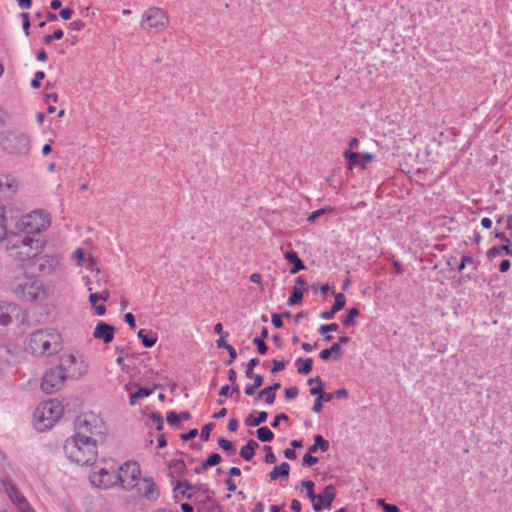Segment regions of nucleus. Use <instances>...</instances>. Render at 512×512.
<instances>
[{
  "label": "nucleus",
  "mask_w": 512,
  "mask_h": 512,
  "mask_svg": "<svg viewBox=\"0 0 512 512\" xmlns=\"http://www.w3.org/2000/svg\"><path fill=\"white\" fill-rule=\"evenodd\" d=\"M62 348L61 335L55 329L37 330L27 339L25 350L35 356L53 355Z\"/></svg>",
  "instance_id": "3"
},
{
  "label": "nucleus",
  "mask_w": 512,
  "mask_h": 512,
  "mask_svg": "<svg viewBox=\"0 0 512 512\" xmlns=\"http://www.w3.org/2000/svg\"><path fill=\"white\" fill-rule=\"evenodd\" d=\"M93 336L97 339H102L104 343H110L114 338V327L100 321L94 329Z\"/></svg>",
  "instance_id": "19"
},
{
  "label": "nucleus",
  "mask_w": 512,
  "mask_h": 512,
  "mask_svg": "<svg viewBox=\"0 0 512 512\" xmlns=\"http://www.w3.org/2000/svg\"><path fill=\"white\" fill-rule=\"evenodd\" d=\"M272 364H273V366H272V369H271V373H273V374L278 373V372L284 370V368H285L284 361L273 360Z\"/></svg>",
  "instance_id": "52"
},
{
  "label": "nucleus",
  "mask_w": 512,
  "mask_h": 512,
  "mask_svg": "<svg viewBox=\"0 0 512 512\" xmlns=\"http://www.w3.org/2000/svg\"><path fill=\"white\" fill-rule=\"evenodd\" d=\"M151 392L148 388H138L136 392H130V405H133L138 399L149 396Z\"/></svg>",
  "instance_id": "35"
},
{
  "label": "nucleus",
  "mask_w": 512,
  "mask_h": 512,
  "mask_svg": "<svg viewBox=\"0 0 512 512\" xmlns=\"http://www.w3.org/2000/svg\"><path fill=\"white\" fill-rule=\"evenodd\" d=\"M130 473H131V478L133 480L137 479L140 476V474H141L140 465L137 462L130 461Z\"/></svg>",
  "instance_id": "44"
},
{
  "label": "nucleus",
  "mask_w": 512,
  "mask_h": 512,
  "mask_svg": "<svg viewBox=\"0 0 512 512\" xmlns=\"http://www.w3.org/2000/svg\"><path fill=\"white\" fill-rule=\"evenodd\" d=\"M338 327L339 326L336 323L325 324V325L320 326L319 332L324 334V333H327V332L336 331L338 329Z\"/></svg>",
  "instance_id": "53"
},
{
  "label": "nucleus",
  "mask_w": 512,
  "mask_h": 512,
  "mask_svg": "<svg viewBox=\"0 0 512 512\" xmlns=\"http://www.w3.org/2000/svg\"><path fill=\"white\" fill-rule=\"evenodd\" d=\"M252 342L257 345V349L260 354H265L267 352L268 347L262 338L256 337Z\"/></svg>",
  "instance_id": "47"
},
{
  "label": "nucleus",
  "mask_w": 512,
  "mask_h": 512,
  "mask_svg": "<svg viewBox=\"0 0 512 512\" xmlns=\"http://www.w3.org/2000/svg\"><path fill=\"white\" fill-rule=\"evenodd\" d=\"M333 294L335 297L334 305L332 307H330L329 311H323L320 314V317L322 319H332L334 317L335 313H337L338 311L343 309V307L345 306V303H346L345 295L343 293H335V292H333Z\"/></svg>",
  "instance_id": "20"
},
{
  "label": "nucleus",
  "mask_w": 512,
  "mask_h": 512,
  "mask_svg": "<svg viewBox=\"0 0 512 512\" xmlns=\"http://www.w3.org/2000/svg\"><path fill=\"white\" fill-rule=\"evenodd\" d=\"M268 414L265 411H253L245 419V425L250 427H256L264 423L267 420Z\"/></svg>",
  "instance_id": "23"
},
{
  "label": "nucleus",
  "mask_w": 512,
  "mask_h": 512,
  "mask_svg": "<svg viewBox=\"0 0 512 512\" xmlns=\"http://www.w3.org/2000/svg\"><path fill=\"white\" fill-rule=\"evenodd\" d=\"M272 318V324L275 328L279 329L283 326V321L281 319V316L277 313H273L271 315Z\"/></svg>",
  "instance_id": "57"
},
{
  "label": "nucleus",
  "mask_w": 512,
  "mask_h": 512,
  "mask_svg": "<svg viewBox=\"0 0 512 512\" xmlns=\"http://www.w3.org/2000/svg\"><path fill=\"white\" fill-rule=\"evenodd\" d=\"M288 420H289V417L286 414H284V413L278 414L274 418V421L271 423V426L273 428H277L279 426V424L281 423V421L287 422Z\"/></svg>",
  "instance_id": "54"
},
{
  "label": "nucleus",
  "mask_w": 512,
  "mask_h": 512,
  "mask_svg": "<svg viewBox=\"0 0 512 512\" xmlns=\"http://www.w3.org/2000/svg\"><path fill=\"white\" fill-rule=\"evenodd\" d=\"M195 486L189 482H179L177 486L174 489L175 492V498H178L180 495L182 498L191 499L192 495L187 494L186 491L182 490H193Z\"/></svg>",
  "instance_id": "28"
},
{
  "label": "nucleus",
  "mask_w": 512,
  "mask_h": 512,
  "mask_svg": "<svg viewBox=\"0 0 512 512\" xmlns=\"http://www.w3.org/2000/svg\"><path fill=\"white\" fill-rule=\"evenodd\" d=\"M264 450L267 452L265 456V462L268 464H274L277 459L275 454L272 452V449L270 446H265Z\"/></svg>",
  "instance_id": "48"
},
{
  "label": "nucleus",
  "mask_w": 512,
  "mask_h": 512,
  "mask_svg": "<svg viewBox=\"0 0 512 512\" xmlns=\"http://www.w3.org/2000/svg\"><path fill=\"white\" fill-rule=\"evenodd\" d=\"M21 308L11 302H0V326L7 327L14 321H22Z\"/></svg>",
  "instance_id": "14"
},
{
  "label": "nucleus",
  "mask_w": 512,
  "mask_h": 512,
  "mask_svg": "<svg viewBox=\"0 0 512 512\" xmlns=\"http://www.w3.org/2000/svg\"><path fill=\"white\" fill-rule=\"evenodd\" d=\"M227 336H228V333H227V332H225V333H224V334H222V335L220 336V338L216 341L217 346H218L219 348H224V349H226V350H227V347H228V346H231V345H230V344H228V343L226 342V340H225V338H226Z\"/></svg>",
  "instance_id": "59"
},
{
  "label": "nucleus",
  "mask_w": 512,
  "mask_h": 512,
  "mask_svg": "<svg viewBox=\"0 0 512 512\" xmlns=\"http://www.w3.org/2000/svg\"><path fill=\"white\" fill-rule=\"evenodd\" d=\"M151 420L156 424V429L161 431L164 426V421L162 416L157 412H152L150 415Z\"/></svg>",
  "instance_id": "43"
},
{
  "label": "nucleus",
  "mask_w": 512,
  "mask_h": 512,
  "mask_svg": "<svg viewBox=\"0 0 512 512\" xmlns=\"http://www.w3.org/2000/svg\"><path fill=\"white\" fill-rule=\"evenodd\" d=\"M472 263H473V257H471L469 255L463 256L461 263L458 267V271L461 272L465 268L466 265L472 264Z\"/></svg>",
  "instance_id": "58"
},
{
  "label": "nucleus",
  "mask_w": 512,
  "mask_h": 512,
  "mask_svg": "<svg viewBox=\"0 0 512 512\" xmlns=\"http://www.w3.org/2000/svg\"><path fill=\"white\" fill-rule=\"evenodd\" d=\"M170 24V19L166 10L160 7H149L141 15L139 25L142 30L160 34L164 32Z\"/></svg>",
  "instance_id": "8"
},
{
  "label": "nucleus",
  "mask_w": 512,
  "mask_h": 512,
  "mask_svg": "<svg viewBox=\"0 0 512 512\" xmlns=\"http://www.w3.org/2000/svg\"><path fill=\"white\" fill-rule=\"evenodd\" d=\"M108 298V293L103 291V292H95V293H91L89 295V302L91 304V306H95V304H97L98 301H106V299Z\"/></svg>",
  "instance_id": "40"
},
{
  "label": "nucleus",
  "mask_w": 512,
  "mask_h": 512,
  "mask_svg": "<svg viewBox=\"0 0 512 512\" xmlns=\"http://www.w3.org/2000/svg\"><path fill=\"white\" fill-rule=\"evenodd\" d=\"M298 393H299V390H298V388L296 386L290 387V388H286L285 391H284L286 400L294 399L295 397H297Z\"/></svg>",
  "instance_id": "49"
},
{
  "label": "nucleus",
  "mask_w": 512,
  "mask_h": 512,
  "mask_svg": "<svg viewBox=\"0 0 512 512\" xmlns=\"http://www.w3.org/2000/svg\"><path fill=\"white\" fill-rule=\"evenodd\" d=\"M101 441L94 440V437H81L73 435L66 439L63 450L71 462L81 466H88L95 463L98 456V444Z\"/></svg>",
  "instance_id": "2"
},
{
  "label": "nucleus",
  "mask_w": 512,
  "mask_h": 512,
  "mask_svg": "<svg viewBox=\"0 0 512 512\" xmlns=\"http://www.w3.org/2000/svg\"><path fill=\"white\" fill-rule=\"evenodd\" d=\"M166 419L170 425L178 426L180 424L179 415L177 413H175L174 411L168 412Z\"/></svg>",
  "instance_id": "46"
},
{
  "label": "nucleus",
  "mask_w": 512,
  "mask_h": 512,
  "mask_svg": "<svg viewBox=\"0 0 512 512\" xmlns=\"http://www.w3.org/2000/svg\"><path fill=\"white\" fill-rule=\"evenodd\" d=\"M290 465L287 462H283L279 466H275L273 470L270 472L269 477L270 480L275 481L279 477L287 478L289 476Z\"/></svg>",
  "instance_id": "26"
},
{
  "label": "nucleus",
  "mask_w": 512,
  "mask_h": 512,
  "mask_svg": "<svg viewBox=\"0 0 512 512\" xmlns=\"http://www.w3.org/2000/svg\"><path fill=\"white\" fill-rule=\"evenodd\" d=\"M56 367L64 372L66 379H77L86 371L84 362L72 354L62 355Z\"/></svg>",
  "instance_id": "10"
},
{
  "label": "nucleus",
  "mask_w": 512,
  "mask_h": 512,
  "mask_svg": "<svg viewBox=\"0 0 512 512\" xmlns=\"http://www.w3.org/2000/svg\"><path fill=\"white\" fill-rule=\"evenodd\" d=\"M284 258L293 265V268L290 270L291 274H296L298 271L305 269L303 261L295 251H287L284 254Z\"/></svg>",
  "instance_id": "21"
},
{
  "label": "nucleus",
  "mask_w": 512,
  "mask_h": 512,
  "mask_svg": "<svg viewBox=\"0 0 512 512\" xmlns=\"http://www.w3.org/2000/svg\"><path fill=\"white\" fill-rule=\"evenodd\" d=\"M259 363V360L257 358H252L249 360V362L247 363V366H246V370H245V375L247 378H252L253 377V370H254V367L256 365H258Z\"/></svg>",
  "instance_id": "42"
},
{
  "label": "nucleus",
  "mask_w": 512,
  "mask_h": 512,
  "mask_svg": "<svg viewBox=\"0 0 512 512\" xmlns=\"http://www.w3.org/2000/svg\"><path fill=\"white\" fill-rule=\"evenodd\" d=\"M107 434V427L102 418L94 412H85L75 420V435L81 437H94V440L103 442Z\"/></svg>",
  "instance_id": "5"
},
{
  "label": "nucleus",
  "mask_w": 512,
  "mask_h": 512,
  "mask_svg": "<svg viewBox=\"0 0 512 512\" xmlns=\"http://www.w3.org/2000/svg\"><path fill=\"white\" fill-rule=\"evenodd\" d=\"M303 298V290L294 286L291 291V296L288 299V305L292 306L298 304L302 301Z\"/></svg>",
  "instance_id": "34"
},
{
  "label": "nucleus",
  "mask_w": 512,
  "mask_h": 512,
  "mask_svg": "<svg viewBox=\"0 0 512 512\" xmlns=\"http://www.w3.org/2000/svg\"><path fill=\"white\" fill-rule=\"evenodd\" d=\"M21 17H22L23 30H24L26 36H28L29 35V27H30L29 14L26 12H23V13H21Z\"/></svg>",
  "instance_id": "50"
},
{
  "label": "nucleus",
  "mask_w": 512,
  "mask_h": 512,
  "mask_svg": "<svg viewBox=\"0 0 512 512\" xmlns=\"http://www.w3.org/2000/svg\"><path fill=\"white\" fill-rule=\"evenodd\" d=\"M344 158L348 161V169H353L355 166L360 165L359 154L351 151L350 149L344 152Z\"/></svg>",
  "instance_id": "31"
},
{
  "label": "nucleus",
  "mask_w": 512,
  "mask_h": 512,
  "mask_svg": "<svg viewBox=\"0 0 512 512\" xmlns=\"http://www.w3.org/2000/svg\"><path fill=\"white\" fill-rule=\"evenodd\" d=\"M336 496V489L333 485H327L323 491L316 495L312 501V508L318 512L322 509H330Z\"/></svg>",
  "instance_id": "16"
},
{
  "label": "nucleus",
  "mask_w": 512,
  "mask_h": 512,
  "mask_svg": "<svg viewBox=\"0 0 512 512\" xmlns=\"http://www.w3.org/2000/svg\"><path fill=\"white\" fill-rule=\"evenodd\" d=\"M318 449L323 452H326L329 449V442L321 435H316L314 437V444L309 447L308 451L309 453H316Z\"/></svg>",
  "instance_id": "27"
},
{
  "label": "nucleus",
  "mask_w": 512,
  "mask_h": 512,
  "mask_svg": "<svg viewBox=\"0 0 512 512\" xmlns=\"http://www.w3.org/2000/svg\"><path fill=\"white\" fill-rule=\"evenodd\" d=\"M312 453H306L303 457V464L307 466H313L318 462V458L311 455Z\"/></svg>",
  "instance_id": "51"
},
{
  "label": "nucleus",
  "mask_w": 512,
  "mask_h": 512,
  "mask_svg": "<svg viewBox=\"0 0 512 512\" xmlns=\"http://www.w3.org/2000/svg\"><path fill=\"white\" fill-rule=\"evenodd\" d=\"M134 487L138 493L149 501H156L159 498V489L151 477H144L135 483Z\"/></svg>",
  "instance_id": "15"
},
{
  "label": "nucleus",
  "mask_w": 512,
  "mask_h": 512,
  "mask_svg": "<svg viewBox=\"0 0 512 512\" xmlns=\"http://www.w3.org/2000/svg\"><path fill=\"white\" fill-rule=\"evenodd\" d=\"M251 379H253V384L252 385L254 387H256V388L261 387L263 382H264V378L260 374H253V377Z\"/></svg>",
  "instance_id": "61"
},
{
  "label": "nucleus",
  "mask_w": 512,
  "mask_h": 512,
  "mask_svg": "<svg viewBox=\"0 0 512 512\" xmlns=\"http://www.w3.org/2000/svg\"><path fill=\"white\" fill-rule=\"evenodd\" d=\"M259 447V444L257 441L253 440V439H250L247 441V443L242 446V448L240 449V456L246 460V461H250L253 456H254V452L255 450Z\"/></svg>",
  "instance_id": "24"
},
{
  "label": "nucleus",
  "mask_w": 512,
  "mask_h": 512,
  "mask_svg": "<svg viewBox=\"0 0 512 512\" xmlns=\"http://www.w3.org/2000/svg\"><path fill=\"white\" fill-rule=\"evenodd\" d=\"M257 438L261 442H269L274 438L273 432L266 426L260 427L257 430Z\"/></svg>",
  "instance_id": "33"
},
{
  "label": "nucleus",
  "mask_w": 512,
  "mask_h": 512,
  "mask_svg": "<svg viewBox=\"0 0 512 512\" xmlns=\"http://www.w3.org/2000/svg\"><path fill=\"white\" fill-rule=\"evenodd\" d=\"M502 253L512 256V248L507 244L501 245L499 247H492L488 250L487 256L488 258H494L498 255H501Z\"/></svg>",
  "instance_id": "30"
},
{
  "label": "nucleus",
  "mask_w": 512,
  "mask_h": 512,
  "mask_svg": "<svg viewBox=\"0 0 512 512\" xmlns=\"http://www.w3.org/2000/svg\"><path fill=\"white\" fill-rule=\"evenodd\" d=\"M45 78V73L43 71H37L34 75V78L31 81V87L34 89H38L41 87V80Z\"/></svg>",
  "instance_id": "41"
},
{
  "label": "nucleus",
  "mask_w": 512,
  "mask_h": 512,
  "mask_svg": "<svg viewBox=\"0 0 512 512\" xmlns=\"http://www.w3.org/2000/svg\"><path fill=\"white\" fill-rule=\"evenodd\" d=\"M16 187V181L13 177L9 175L0 176V194L4 192H15Z\"/></svg>",
  "instance_id": "25"
},
{
  "label": "nucleus",
  "mask_w": 512,
  "mask_h": 512,
  "mask_svg": "<svg viewBox=\"0 0 512 512\" xmlns=\"http://www.w3.org/2000/svg\"><path fill=\"white\" fill-rule=\"evenodd\" d=\"M325 211H326L325 209H319V210L312 212L307 218L308 222H314L318 217L323 215L325 213Z\"/></svg>",
  "instance_id": "62"
},
{
  "label": "nucleus",
  "mask_w": 512,
  "mask_h": 512,
  "mask_svg": "<svg viewBox=\"0 0 512 512\" xmlns=\"http://www.w3.org/2000/svg\"><path fill=\"white\" fill-rule=\"evenodd\" d=\"M137 335L146 348L154 346L158 339L155 332L147 329H140Z\"/></svg>",
  "instance_id": "22"
},
{
  "label": "nucleus",
  "mask_w": 512,
  "mask_h": 512,
  "mask_svg": "<svg viewBox=\"0 0 512 512\" xmlns=\"http://www.w3.org/2000/svg\"><path fill=\"white\" fill-rule=\"evenodd\" d=\"M22 350L13 344L0 345V362L5 364H16L22 359Z\"/></svg>",
  "instance_id": "17"
},
{
  "label": "nucleus",
  "mask_w": 512,
  "mask_h": 512,
  "mask_svg": "<svg viewBox=\"0 0 512 512\" xmlns=\"http://www.w3.org/2000/svg\"><path fill=\"white\" fill-rule=\"evenodd\" d=\"M84 26H85V24L81 20L72 21L69 24L70 29L74 30V31H80V30H82L84 28Z\"/></svg>",
  "instance_id": "60"
},
{
  "label": "nucleus",
  "mask_w": 512,
  "mask_h": 512,
  "mask_svg": "<svg viewBox=\"0 0 512 512\" xmlns=\"http://www.w3.org/2000/svg\"><path fill=\"white\" fill-rule=\"evenodd\" d=\"M217 443L221 449H223L224 451L228 452L231 455L234 454L236 451L233 443L223 437H220Z\"/></svg>",
  "instance_id": "39"
},
{
  "label": "nucleus",
  "mask_w": 512,
  "mask_h": 512,
  "mask_svg": "<svg viewBox=\"0 0 512 512\" xmlns=\"http://www.w3.org/2000/svg\"><path fill=\"white\" fill-rule=\"evenodd\" d=\"M65 380L64 372L56 366L52 367L44 373L41 389L46 394H53L63 387Z\"/></svg>",
  "instance_id": "11"
},
{
  "label": "nucleus",
  "mask_w": 512,
  "mask_h": 512,
  "mask_svg": "<svg viewBox=\"0 0 512 512\" xmlns=\"http://www.w3.org/2000/svg\"><path fill=\"white\" fill-rule=\"evenodd\" d=\"M62 415L63 406L59 401L51 399L42 402L34 411V425L39 431L51 429Z\"/></svg>",
  "instance_id": "7"
},
{
  "label": "nucleus",
  "mask_w": 512,
  "mask_h": 512,
  "mask_svg": "<svg viewBox=\"0 0 512 512\" xmlns=\"http://www.w3.org/2000/svg\"><path fill=\"white\" fill-rule=\"evenodd\" d=\"M3 487L5 493L17 508L18 512H35L31 507L25 496L18 490V488L8 479L3 480Z\"/></svg>",
  "instance_id": "12"
},
{
  "label": "nucleus",
  "mask_w": 512,
  "mask_h": 512,
  "mask_svg": "<svg viewBox=\"0 0 512 512\" xmlns=\"http://www.w3.org/2000/svg\"><path fill=\"white\" fill-rule=\"evenodd\" d=\"M280 387H281V384L279 382H276L273 385L264 388V391H265V402L268 405H272L274 403L275 398H276L275 392L278 389H280Z\"/></svg>",
  "instance_id": "29"
},
{
  "label": "nucleus",
  "mask_w": 512,
  "mask_h": 512,
  "mask_svg": "<svg viewBox=\"0 0 512 512\" xmlns=\"http://www.w3.org/2000/svg\"><path fill=\"white\" fill-rule=\"evenodd\" d=\"M5 148L15 154L26 155L30 150V140L26 134H9L6 138Z\"/></svg>",
  "instance_id": "13"
},
{
  "label": "nucleus",
  "mask_w": 512,
  "mask_h": 512,
  "mask_svg": "<svg viewBox=\"0 0 512 512\" xmlns=\"http://www.w3.org/2000/svg\"><path fill=\"white\" fill-rule=\"evenodd\" d=\"M50 224L51 217L49 213L43 210H35L17 220L13 230L22 235L33 236L46 230Z\"/></svg>",
  "instance_id": "6"
},
{
  "label": "nucleus",
  "mask_w": 512,
  "mask_h": 512,
  "mask_svg": "<svg viewBox=\"0 0 512 512\" xmlns=\"http://www.w3.org/2000/svg\"><path fill=\"white\" fill-rule=\"evenodd\" d=\"M359 315L357 308H351L348 310L347 315L343 321V325L346 327L353 326L355 324V318Z\"/></svg>",
  "instance_id": "36"
},
{
  "label": "nucleus",
  "mask_w": 512,
  "mask_h": 512,
  "mask_svg": "<svg viewBox=\"0 0 512 512\" xmlns=\"http://www.w3.org/2000/svg\"><path fill=\"white\" fill-rule=\"evenodd\" d=\"M374 159V155L371 153H365L362 155V161L360 162V165L362 168H366V164L371 162Z\"/></svg>",
  "instance_id": "64"
},
{
  "label": "nucleus",
  "mask_w": 512,
  "mask_h": 512,
  "mask_svg": "<svg viewBox=\"0 0 512 512\" xmlns=\"http://www.w3.org/2000/svg\"><path fill=\"white\" fill-rule=\"evenodd\" d=\"M38 271L45 275L55 272L60 266V258L56 255H43L37 258Z\"/></svg>",
  "instance_id": "18"
},
{
  "label": "nucleus",
  "mask_w": 512,
  "mask_h": 512,
  "mask_svg": "<svg viewBox=\"0 0 512 512\" xmlns=\"http://www.w3.org/2000/svg\"><path fill=\"white\" fill-rule=\"evenodd\" d=\"M0 241L6 251L17 261L25 262L40 255L46 244L42 237L22 235L11 228L5 216V207L0 204Z\"/></svg>",
  "instance_id": "1"
},
{
  "label": "nucleus",
  "mask_w": 512,
  "mask_h": 512,
  "mask_svg": "<svg viewBox=\"0 0 512 512\" xmlns=\"http://www.w3.org/2000/svg\"><path fill=\"white\" fill-rule=\"evenodd\" d=\"M214 424L209 423L202 427L200 437L203 441H207L210 437V432L213 429Z\"/></svg>",
  "instance_id": "45"
},
{
  "label": "nucleus",
  "mask_w": 512,
  "mask_h": 512,
  "mask_svg": "<svg viewBox=\"0 0 512 512\" xmlns=\"http://www.w3.org/2000/svg\"><path fill=\"white\" fill-rule=\"evenodd\" d=\"M331 354H334L335 358H340L341 355H342V349H341V346H340V343H334L330 348H329Z\"/></svg>",
  "instance_id": "56"
},
{
  "label": "nucleus",
  "mask_w": 512,
  "mask_h": 512,
  "mask_svg": "<svg viewBox=\"0 0 512 512\" xmlns=\"http://www.w3.org/2000/svg\"><path fill=\"white\" fill-rule=\"evenodd\" d=\"M227 351L229 353V359L225 361L226 365H231L237 357L236 350L233 346H228Z\"/></svg>",
  "instance_id": "55"
},
{
  "label": "nucleus",
  "mask_w": 512,
  "mask_h": 512,
  "mask_svg": "<svg viewBox=\"0 0 512 512\" xmlns=\"http://www.w3.org/2000/svg\"><path fill=\"white\" fill-rule=\"evenodd\" d=\"M128 468V461L124 462L119 467L115 465L109 468L102 467L98 471H94L89 475L90 482L93 486L103 489H109L117 484H123V479L120 470Z\"/></svg>",
  "instance_id": "9"
},
{
  "label": "nucleus",
  "mask_w": 512,
  "mask_h": 512,
  "mask_svg": "<svg viewBox=\"0 0 512 512\" xmlns=\"http://www.w3.org/2000/svg\"><path fill=\"white\" fill-rule=\"evenodd\" d=\"M10 287L17 298L27 302L36 301L45 295L43 282L33 275L23 274L15 277Z\"/></svg>",
  "instance_id": "4"
},
{
  "label": "nucleus",
  "mask_w": 512,
  "mask_h": 512,
  "mask_svg": "<svg viewBox=\"0 0 512 512\" xmlns=\"http://www.w3.org/2000/svg\"><path fill=\"white\" fill-rule=\"evenodd\" d=\"M72 14L73 10L71 8L66 7L60 11L59 16L64 20H68L71 18Z\"/></svg>",
  "instance_id": "63"
},
{
  "label": "nucleus",
  "mask_w": 512,
  "mask_h": 512,
  "mask_svg": "<svg viewBox=\"0 0 512 512\" xmlns=\"http://www.w3.org/2000/svg\"><path fill=\"white\" fill-rule=\"evenodd\" d=\"M301 486L306 490L307 497L312 502L316 498V494L314 492V482L311 480H304L301 483Z\"/></svg>",
  "instance_id": "38"
},
{
  "label": "nucleus",
  "mask_w": 512,
  "mask_h": 512,
  "mask_svg": "<svg viewBox=\"0 0 512 512\" xmlns=\"http://www.w3.org/2000/svg\"><path fill=\"white\" fill-rule=\"evenodd\" d=\"M221 456L218 453L211 454L204 462H202V469H208L221 462Z\"/></svg>",
  "instance_id": "37"
},
{
  "label": "nucleus",
  "mask_w": 512,
  "mask_h": 512,
  "mask_svg": "<svg viewBox=\"0 0 512 512\" xmlns=\"http://www.w3.org/2000/svg\"><path fill=\"white\" fill-rule=\"evenodd\" d=\"M297 362L301 364L298 367V373L299 374L307 375V374H309L311 372L312 364H313L312 358H306V359L298 358Z\"/></svg>",
  "instance_id": "32"
}]
</instances>
